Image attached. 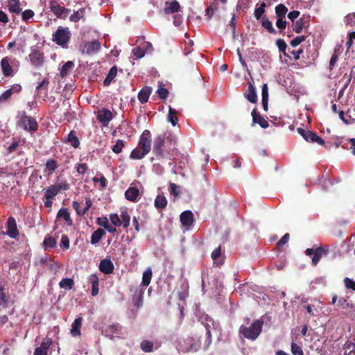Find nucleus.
<instances>
[{"mask_svg":"<svg viewBox=\"0 0 355 355\" xmlns=\"http://www.w3.org/2000/svg\"><path fill=\"white\" fill-rule=\"evenodd\" d=\"M177 138L171 133L157 136L153 141V152L157 159H170L176 150Z\"/></svg>","mask_w":355,"mask_h":355,"instance_id":"obj_1","label":"nucleus"},{"mask_svg":"<svg viewBox=\"0 0 355 355\" xmlns=\"http://www.w3.org/2000/svg\"><path fill=\"white\" fill-rule=\"evenodd\" d=\"M263 322L259 320H256L250 327L241 325L239 329V332L245 338L254 340L261 332Z\"/></svg>","mask_w":355,"mask_h":355,"instance_id":"obj_2","label":"nucleus"},{"mask_svg":"<svg viewBox=\"0 0 355 355\" xmlns=\"http://www.w3.org/2000/svg\"><path fill=\"white\" fill-rule=\"evenodd\" d=\"M17 125L31 133L36 132L38 129V124L36 119L32 116H28L24 111L19 115Z\"/></svg>","mask_w":355,"mask_h":355,"instance_id":"obj_3","label":"nucleus"},{"mask_svg":"<svg viewBox=\"0 0 355 355\" xmlns=\"http://www.w3.org/2000/svg\"><path fill=\"white\" fill-rule=\"evenodd\" d=\"M71 33L69 28L59 26L56 31L53 34L52 40L56 44L66 48L70 40Z\"/></svg>","mask_w":355,"mask_h":355,"instance_id":"obj_4","label":"nucleus"},{"mask_svg":"<svg viewBox=\"0 0 355 355\" xmlns=\"http://www.w3.org/2000/svg\"><path fill=\"white\" fill-rule=\"evenodd\" d=\"M49 5L51 11L60 19H65L71 12L69 8L64 7L61 0H51Z\"/></svg>","mask_w":355,"mask_h":355,"instance_id":"obj_5","label":"nucleus"},{"mask_svg":"<svg viewBox=\"0 0 355 355\" xmlns=\"http://www.w3.org/2000/svg\"><path fill=\"white\" fill-rule=\"evenodd\" d=\"M297 131L308 142L318 143L320 145H324L325 143L322 137L311 130L298 128Z\"/></svg>","mask_w":355,"mask_h":355,"instance_id":"obj_6","label":"nucleus"},{"mask_svg":"<svg viewBox=\"0 0 355 355\" xmlns=\"http://www.w3.org/2000/svg\"><path fill=\"white\" fill-rule=\"evenodd\" d=\"M305 254L307 256L312 257V264L315 266L320 261L322 255H327L328 254V250L320 246L315 249L307 248L305 250Z\"/></svg>","mask_w":355,"mask_h":355,"instance_id":"obj_7","label":"nucleus"},{"mask_svg":"<svg viewBox=\"0 0 355 355\" xmlns=\"http://www.w3.org/2000/svg\"><path fill=\"white\" fill-rule=\"evenodd\" d=\"M6 232L4 234L8 236L11 239H17L19 236V231L17 228L16 220L14 217L10 216L6 224Z\"/></svg>","mask_w":355,"mask_h":355,"instance_id":"obj_8","label":"nucleus"},{"mask_svg":"<svg viewBox=\"0 0 355 355\" xmlns=\"http://www.w3.org/2000/svg\"><path fill=\"white\" fill-rule=\"evenodd\" d=\"M151 133L150 130H145L139 137L137 146L149 153L151 150Z\"/></svg>","mask_w":355,"mask_h":355,"instance_id":"obj_9","label":"nucleus"},{"mask_svg":"<svg viewBox=\"0 0 355 355\" xmlns=\"http://www.w3.org/2000/svg\"><path fill=\"white\" fill-rule=\"evenodd\" d=\"M101 44L99 41L94 40L92 42H85L84 48L81 50L82 53L92 55L98 52L101 49Z\"/></svg>","mask_w":355,"mask_h":355,"instance_id":"obj_10","label":"nucleus"},{"mask_svg":"<svg viewBox=\"0 0 355 355\" xmlns=\"http://www.w3.org/2000/svg\"><path fill=\"white\" fill-rule=\"evenodd\" d=\"M11 58L9 57H4L1 60V69L3 75L8 77H12L14 76V70L10 64Z\"/></svg>","mask_w":355,"mask_h":355,"instance_id":"obj_11","label":"nucleus"},{"mask_svg":"<svg viewBox=\"0 0 355 355\" xmlns=\"http://www.w3.org/2000/svg\"><path fill=\"white\" fill-rule=\"evenodd\" d=\"M131 292H134L132 295V302L134 305L137 308H140L143 305V298H144V288H133V287L130 288Z\"/></svg>","mask_w":355,"mask_h":355,"instance_id":"obj_12","label":"nucleus"},{"mask_svg":"<svg viewBox=\"0 0 355 355\" xmlns=\"http://www.w3.org/2000/svg\"><path fill=\"white\" fill-rule=\"evenodd\" d=\"M97 119L103 126H107L112 119V113L110 110L103 108L98 111Z\"/></svg>","mask_w":355,"mask_h":355,"instance_id":"obj_13","label":"nucleus"},{"mask_svg":"<svg viewBox=\"0 0 355 355\" xmlns=\"http://www.w3.org/2000/svg\"><path fill=\"white\" fill-rule=\"evenodd\" d=\"M202 323L203 324L205 329H206V336L208 341V345H209L211 342V329L214 328V321L212 318H211L207 315L202 318Z\"/></svg>","mask_w":355,"mask_h":355,"instance_id":"obj_14","label":"nucleus"},{"mask_svg":"<svg viewBox=\"0 0 355 355\" xmlns=\"http://www.w3.org/2000/svg\"><path fill=\"white\" fill-rule=\"evenodd\" d=\"M180 220L183 227H190L194 222L193 214L190 210L184 211L180 214Z\"/></svg>","mask_w":355,"mask_h":355,"instance_id":"obj_15","label":"nucleus"},{"mask_svg":"<svg viewBox=\"0 0 355 355\" xmlns=\"http://www.w3.org/2000/svg\"><path fill=\"white\" fill-rule=\"evenodd\" d=\"M251 115L253 123L259 124L262 128H267L269 126L268 121L259 114L256 107L252 110Z\"/></svg>","mask_w":355,"mask_h":355,"instance_id":"obj_16","label":"nucleus"},{"mask_svg":"<svg viewBox=\"0 0 355 355\" xmlns=\"http://www.w3.org/2000/svg\"><path fill=\"white\" fill-rule=\"evenodd\" d=\"M105 335L112 338L114 335H120L122 333V327L119 323L110 324L104 330Z\"/></svg>","mask_w":355,"mask_h":355,"instance_id":"obj_17","label":"nucleus"},{"mask_svg":"<svg viewBox=\"0 0 355 355\" xmlns=\"http://www.w3.org/2000/svg\"><path fill=\"white\" fill-rule=\"evenodd\" d=\"M29 58L31 63L36 66L40 67L43 64L44 62V55L42 53H40L37 50H33L29 55Z\"/></svg>","mask_w":355,"mask_h":355,"instance_id":"obj_18","label":"nucleus"},{"mask_svg":"<svg viewBox=\"0 0 355 355\" xmlns=\"http://www.w3.org/2000/svg\"><path fill=\"white\" fill-rule=\"evenodd\" d=\"M114 264L110 259H104L101 261L99 265V270L101 272L105 275H109L114 271Z\"/></svg>","mask_w":355,"mask_h":355,"instance_id":"obj_19","label":"nucleus"},{"mask_svg":"<svg viewBox=\"0 0 355 355\" xmlns=\"http://www.w3.org/2000/svg\"><path fill=\"white\" fill-rule=\"evenodd\" d=\"M180 6L178 1L173 0L171 1H166L164 12L165 14H174L180 11Z\"/></svg>","mask_w":355,"mask_h":355,"instance_id":"obj_20","label":"nucleus"},{"mask_svg":"<svg viewBox=\"0 0 355 355\" xmlns=\"http://www.w3.org/2000/svg\"><path fill=\"white\" fill-rule=\"evenodd\" d=\"M49 85V80L46 78L40 82L36 87L37 95L41 96V94H43V97H46L47 96Z\"/></svg>","mask_w":355,"mask_h":355,"instance_id":"obj_21","label":"nucleus"},{"mask_svg":"<svg viewBox=\"0 0 355 355\" xmlns=\"http://www.w3.org/2000/svg\"><path fill=\"white\" fill-rule=\"evenodd\" d=\"M139 195L138 188L130 187L125 192V197L128 200L136 202Z\"/></svg>","mask_w":355,"mask_h":355,"instance_id":"obj_22","label":"nucleus"},{"mask_svg":"<svg viewBox=\"0 0 355 355\" xmlns=\"http://www.w3.org/2000/svg\"><path fill=\"white\" fill-rule=\"evenodd\" d=\"M152 89L150 87L146 86L143 87L138 94V99L141 103H146L151 94Z\"/></svg>","mask_w":355,"mask_h":355,"instance_id":"obj_23","label":"nucleus"},{"mask_svg":"<svg viewBox=\"0 0 355 355\" xmlns=\"http://www.w3.org/2000/svg\"><path fill=\"white\" fill-rule=\"evenodd\" d=\"M248 93L245 96L250 103H255L257 101L256 88L250 82H248Z\"/></svg>","mask_w":355,"mask_h":355,"instance_id":"obj_24","label":"nucleus"},{"mask_svg":"<svg viewBox=\"0 0 355 355\" xmlns=\"http://www.w3.org/2000/svg\"><path fill=\"white\" fill-rule=\"evenodd\" d=\"M89 283L92 286V295L96 296L98 293L99 280L96 275H91L89 278Z\"/></svg>","mask_w":355,"mask_h":355,"instance_id":"obj_25","label":"nucleus"},{"mask_svg":"<svg viewBox=\"0 0 355 355\" xmlns=\"http://www.w3.org/2000/svg\"><path fill=\"white\" fill-rule=\"evenodd\" d=\"M309 24V20L306 19L304 17L300 18L297 19L295 23L293 24V30L296 33H300L303 28L306 27Z\"/></svg>","mask_w":355,"mask_h":355,"instance_id":"obj_26","label":"nucleus"},{"mask_svg":"<svg viewBox=\"0 0 355 355\" xmlns=\"http://www.w3.org/2000/svg\"><path fill=\"white\" fill-rule=\"evenodd\" d=\"M59 193V188L57 185L53 184L44 190V197L46 200L53 199Z\"/></svg>","mask_w":355,"mask_h":355,"instance_id":"obj_27","label":"nucleus"},{"mask_svg":"<svg viewBox=\"0 0 355 355\" xmlns=\"http://www.w3.org/2000/svg\"><path fill=\"white\" fill-rule=\"evenodd\" d=\"M105 234V232L103 229H97L94 231L91 236V243L95 245L98 243L102 237Z\"/></svg>","mask_w":355,"mask_h":355,"instance_id":"obj_28","label":"nucleus"},{"mask_svg":"<svg viewBox=\"0 0 355 355\" xmlns=\"http://www.w3.org/2000/svg\"><path fill=\"white\" fill-rule=\"evenodd\" d=\"M148 153L145 152L141 148H139V146H137L134 150L130 153V158L132 159H141L144 158Z\"/></svg>","mask_w":355,"mask_h":355,"instance_id":"obj_29","label":"nucleus"},{"mask_svg":"<svg viewBox=\"0 0 355 355\" xmlns=\"http://www.w3.org/2000/svg\"><path fill=\"white\" fill-rule=\"evenodd\" d=\"M85 15V8H81L76 11H74L69 17V20L71 22H78L84 17Z\"/></svg>","mask_w":355,"mask_h":355,"instance_id":"obj_30","label":"nucleus"},{"mask_svg":"<svg viewBox=\"0 0 355 355\" xmlns=\"http://www.w3.org/2000/svg\"><path fill=\"white\" fill-rule=\"evenodd\" d=\"M81 324H82V318H76L72 323L71 333L73 336L80 335Z\"/></svg>","mask_w":355,"mask_h":355,"instance_id":"obj_31","label":"nucleus"},{"mask_svg":"<svg viewBox=\"0 0 355 355\" xmlns=\"http://www.w3.org/2000/svg\"><path fill=\"white\" fill-rule=\"evenodd\" d=\"M8 9L11 12L19 14L21 12L19 0H8Z\"/></svg>","mask_w":355,"mask_h":355,"instance_id":"obj_32","label":"nucleus"},{"mask_svg":"<svg viewBox=\"0 0 355 355\" xmlns=\"http://www.w3.org/2000/svg\"><path fill=\"white\" fill-rule=\"evenodd\" d=\"M167 205V200L164 195L159 194L155 200V207L158 209H165Z\"/></svg>","mask_w":355,"mask_h":355,"instance_id":"obj_33","label":"nucleus"},{"mask_svg":"<svg viewBox=\"0 0 355 355\" xmlns=\"http://www.w3.org/2000/svg\"><path fill=\"white\" fill-rule=\"evenodd\" d=\"M152 276H153V272H152V270L150 268L146 269L144 272L143 277H142V282H141V286H143L144 288L150 284Z\"/></svg>","mask_w":355,"mask_h":355,"instance_id":"obj_34","label":"nucleus"},{"mask_svg":"<svg viewBox=\"0 0 355 355\" xmlns=\"http://www.w3.org/2000/svg\"><path fill=\"white\" fill-rule=\"evenodd\" d=\"M117 74V67L116 66H113L109 71L108 74L107 75L105 79L103 81V85L105 86H108L110 85L111 82L116 77Z\"/></svg>","mask_w":355,"mask_h":355,"instance_id":"obj_35","label":"nucleus"},{"mask_svg":"<svg viewBox=\"0 0 355 355\" xmlns=\"http://www.w3.org/2000/svg\"><path fill=\"white\" fill-rule=\"evenodd\" d=\"M168 121L173 126H175L178 122V112L175 109L169 107L168 114L167 116Z\"/></svg>","mask_w":355,"mask_h":355,"instance_id":"obj_36","label":"nucleus"},{"mask_svg":"<svg viewBox=\"0 0 355 355\" xmlns=\"http://www.w3.org/2000/svg\"><path fill=\"white\" fill-rule=\"evenodd\" d=\"M75 64L73 61H67L60 70V76L64 78L68 76L69 72L74 67Z\"/></svg>","mask_w":355,"mask_h":355,"instance_id":"obj_37","label":"nucleus"},{"mask_svg":"<svg viewBox=\"0 0 355 355\" xmlns=\"http://www.w3.org/2000/svg\"><path fill=\"white\" fill-rule=\"evenodd\" d=\"M4 291V286L0 285V306L3 308L7 307L9 300V297Z\"/></svg>","mask_w":355,"mask_h":355,"instance_id":"obj_38","label":"nucleus"},{"mask_svg":"<svg viewBox=\"0 0 355 355\" xmlns=\"http://www.w3.org/2000/svg\"><path fill=\"white\" fill-rule=\"evenodd\" d=\"M57 217L63 218L69 225H72V220L71 219L70 214L67 209H60L58 212Z\"/></svg>","mask_w":355,"mask_h":355,"instance_id":"obj_39","label":"nucleus"},{"mask_svg":"<svg viewBox=\"0 0 355 355\" xmlns=\"http://www.w3.org/2000/svg\"><path fill=\"white\" fill-rule=\"evenodd\" d=\"M67 140L73 148H76L80 145L79 139L73 130H71L68 135Z\"/></svg>","mask_w":355,"mask_h":355,"instance_id":"obj_40","label":"nucleus"},{"mask_svg":"<svg viewBox=\"0 0 355 355\" xmlns=\"http://www.w3.org/2000/svg\"><path fill=\"white\" fill-rule=\"evenodd\" d=\"M288 8L282 3L278 4L275 7V14L277 18H285Z\"/></svg>","mask_w":355,"mask_h":355,"instance_id":"obj_41","label":"nucleus"},{"mask_svg":"<svg viewBox=\"0 0 355 355\" xmlns=\"http://www.w3.org/2000/svg\"><path fill=\"white\" fill-rule=\"evenodd\" d=\"M261 25L262 26L266 29L271 34H277V31L273 28L272 24L268 19H261Z\"/></svg>","mask_w":355,"mask_h":355,"instance_id":"obj_42","label":"nucleus"},{"mask_svg":"<svg viewBox=\"0 0 355 355\" xmlns=\"http://www.w3.org/2000/svg\"><path fill=\"white\" fill-rule=\"evenodd\" d=\"M121 220L123 228H128L130 225V216L126 210H123L121 212Z\"/></svg>","mask_w":355,"mask_h":355,"instance_id":"obj_43","label":"nucleus"},{"mask_svg":"<svg viewBox=\"0 0 355 355\" xmlns=\"http://www.w3.org/2000/svg\"><path fill=\"white\" fill-rule=\"evenodd\" d=\"M58 168L57 162L53 159H49L46 162V169L50 173H52L54 172Z\"/></svg>","mask_w":355,"mask_h":355,"instance_id":"obj_44","label":"nucleus"},{"mask_svg":"<svg viewBox=\"0 0 355 355\" xmlns=\"http://www.w3.org/2000/svg\"><path fill=\"white\" fill-rule=\"evenodd\" d=\"M73 280L70 278H64L60 282V286L63 288L70 290L73 286Z\"/></svg>","mask_w":355,"mask_h":355,"instance_id":"obj_45","label":"nucleus"},{"mask_svg":"<svg viewBox=\"0 0 355 355\" xmlns=\"http://www.w3.org/2000/svg\"><path fill=\"white\" fill-rule=\"evenodd\" d=\"M45 249L53 248L56 245V240L51 236H46L43 241Z\"/></svg>","mask_w":355,"mask_h":355,"instance_id":"obj_46","label":"nucleus"},{"mask_svg":"<svg viewBox=\"0 0 355 355\" xmlns=\"http://www.w3.org/2000/svg\"><path fill=\"white\" fill-rule=\"evenodd\" d=\"M141 348L145 352H151L153 350V343L149 340H143L141 343Z\"/></svg>","mask_w":355,"mask_h":355,"instance_id":"obj_47","label":"nucleus"},{"mask_svg":"<svg viewBox=\"0 0 355 355\" xmlns=\"http://www.w3.org/2000/svg\"><path fill=\"white\" fill-rule=\"evenodd\" d=\"M124 146L125 142L121 139H118L116 144L112 146V150L114 153L119 154L122 151Z\"/></svg>","mask_w":355,"mask_h":355,"instance_id":"obj_48","label":"nucleus"},{"mask_svg":"<svg viewBox=\"0 0 355 355\" xmlns=\"http://www.w3.org/2000/svg\"><path fill=\"white\" fill-rule=\"evenodd\" d=\"M221 256V247L218 246L217 248H216L211 254V257L212 259L214 261V262H218V263H220V261H219Z\"/></svg>","mask_w":355,"mask_h":355,"instance_id":"obj_49","label":"nucleus"},{"mask_svg":"<svg viewBox=\"0 0 355 355\" xmlns=\"http://www.w3.org/2000/svg\"><path fill=\"white\" fill-rule=\"evenodd\" d=\"M110 220L115 227H120L122 225L121 218L116 214H111L110 215Z\"/></svg>","mask_w":355,"mask_h":355,"instance_id":"obj_50","label":"nucleus"},{"mask_svg":"<svg viewBox=\"0 0 355 355\" xmlns=\"http://www.w3.org/2000/svg\"><path fill=\"white\" fill-rule=\"evenodd\" d=\"M291 352L293 355H304L303 350L300 346H299L295 343L293 342L291 343Z\"/></svg>","mask_w":355,"mask_h":355,"instance_id":"obj_51","label":"nucleus"},{"mask_svg":"<svg viewBox=\"0 0 355 355\" xmlns=\"http://www.w3.org/2000/svg\"><path fill=\"white\" fill-rule=\"evenodd\" d=\"M266 6V3H262L261 4L260 7L257 8L255 9L254 17H256L257 19H259L261 18V15L264 13Z\"/></svg>","mask_w":355,"mask_h":355,"instance_id":"obj_52","label":"nucleus"},{"mask_svg":"<svg viewBox=\"0 0 355 355\" xmlns=\"http://www.w3.org/2000/svg\"><path fill=\"white\" fill-rule=\"evenodd\" d=\"M60 248L67 250L69 248V239L67 235H62L60 241Z\"/></svg>","mask_w":355,"mask_h":355,"instance_id":"obj_53","label":"nucleus"},{"mask_svg":"<svg viewBox=\"0 0 355 355\" xmlns=\"http://www.w3.org/2000/svg\"><path fill=\"white\" fill-rule=\"evenodd\" d=\"M7 323L9 324L10 327H13V324L12 322L9 321V318L7 315H0V328L3 327Z\"/></svg>","mask_w":355,"mask_h":355,"instance_id":"obj_54","label":"nucleus"},{"mask_svg":"<svg viewBox=\"0 0 355 355\" xmlns=\"http://www.w3.org/2000/svg\"><path fill=\"white\" fill-rule=\"evenodd\" d=\"M53 344V340L52 338H46L44 340V341L41 343L40 345V347L42 349H44V350H46L47 352L49 351L50 347Z\"/></svg>","mask_w":355,"mask_h":355,"instance_id":"obj_55","label":"nucleus"},{"mask_svg":"<svg viewBox=\"0 0 355 355\" xmlns=\"http://www.w3.org/2000/svg\"><path fill=\"white\" fill-rule=\"evenodd\" d=\"M305 40H306V37L304 35L297 36L291 41L290 44L293 47H295V46H298L299 44H300Z\"/></svg>","mask_w":355,"mask_h":355,"instance_id":"obj_56","label":"nucleus"},{"mask_svg":"<svg viewBox=\"0 0 355 355\" xmlns=\"http://www.w3.org/2000/svg\"><path fill=\"white\" fill-rule=\"evenodd\" d=\"M132 53L136 59H140L145 55V51L141 47H137L132 50Z\"/></svg>","mask_w":355,"mask_h":355,"instance_id":"obj_57","label":"nucleus"},{"mask_svg":"<svg viewBox=\"0 0 355 355\" xmlns=\"http://www.w3.org/2000/svg\"><path fill=\"white\" fill-rule=\"evenodd\" d=\"M276 44L278 46L279 51H281L286 55V49L287 45H286V42H284V40H282V39H279L277 40Z\"/></svg>","mask_w":355,"mask_h":355,"instance_id":"obj_58","label":"nucleus"},{"mask_svg":"<svg viewBox=\"0 0 355 355\" xmlns=\"http://www.w3.org/2000/svg\"><path fill=\"white\" fill-rule=\"evenodd\" d=\"M157 93L158 94V96L160 99H166L168 95V91L162 87H159L158 88Z\"/></svg>","mask_w":355,"mask_h":355,"instance_id":"obj_59","label":"nucleus"},{"mask_svg":"<svg viewBox=\"0 0 355 355\" xmlns=\"http://www.w3.org/2000/svg\"><path fill=\"white\" fill-rule=\"evenodd\" d=\"M345 286L348 289H352L354 291H355V282L353 281L352 279H349L348 277H346L344 279Z\"/></svg>","mask_w":355,"mask_h":355,"instance_id":"obj_60","label":"nucleus"},{"mask_svg":"<svg viewBox=\"0 0 355 355\" xmlns=\"http://www.w3.org/2000/svg\"><path fill=\"white\" fill-rule=\"evenodd\" d=\"M179 187L175 183H170L169 184V192L171 195L174 196H179Z\"/></svg>","mask_w":355,"mask_h":355,"instance_id":"obj_61","label":"nucleus"},{"mask_svg":"<svg viewBox=\"0 0 355 355\" xmlns=\"http://www.w3.org/2000/svg\"><path fill=\"white\" fill-rule=\"evenodd\" d=\"M12 96V92L10 90H6L1 96H0V104L1 103L6 102L9 98H10Z\"/></svg>","mask_w":355,"mask_h":355,"instance_id":"obj_62","label":"nucleus"},{"mask_svg":"<svg viewBox=\"0 0 355 355\" xmlns=\"http://www.w3.org/2000/svg\"><path fill=\"white\" fill-rule=\"evenodd\" d=\"M96 223L105 229L109 224V221L106 217H99L96 219Z\"/></svg>","mask_w":355,"mask_h":355,"instance_id":"obj_63","label":"nucleus"},{"mask_svg":"<svg viewBox=\"0 0 355 355\" xmlns=\"http://www.w3.org/2000/svg\"><path fill=\"white\" fill-rule=\"evenodd\" d=\"M76 171L79 174H85L88 169L87 165L85 163L78 164Z\"/></svg>","mask_w":355,"mask_h":355,"instance_id":"obj_64","label":"nucleus"}]
</instances>
